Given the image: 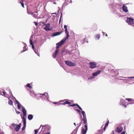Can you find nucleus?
I'll return each mask as SVG.
<instances>
[{
    "instance_id": "nucleus-51",
    "label": "nucleus",
    "mask_w": 134,
    "mask_h": 134,
    "mask_svg": "<svg viewBox=\"0 0 134 134\" xmlns=\"http://www.w3.org/2000/svg\"><path fill=\"white\" fill-rule=\"evenodd\" d=\"M59 104H63V105H65V104H66V103H65V102H64V103H60Z\"/></svg>"
},
{
    "instance_id": "nucleus-44",
    "label": "nucleus",
    "mask_w": 134,
    "mask_h": 134,
    "mask_svg": "<svg viewBox=\"0 0 134 134\" xmlns=\"http://www.w3.org/2000/svg\"><path fill=\"white\" fill-rule=\"evenodd\" d=\"M123 82L124 83H127V81L126 80L124 79L123 80Z\"/></svg>"
},
{
    "instance_id": "nucleus-30",
    "label": "nucleus",
    "mask_w": 134,
    "mask_h": 134,
    "mask_svg": "<svg viewBox=\"0 0 134 134\" xmlns=\"http://www.w3.org/2000/svg\"><path fill=\"white\" fill-rule=\"evenodd\" d=\"M109 121H108V122H107L106 123V124H105V127L104 128V129H105V128L106 127H107L108 126V124H109Z\"/></svg>"
},
{
    "instance_id": "nucleus-14",
    "label": "nucleus",
    "mask_w": 134,
    "mask_h": 134,
    "mask_svg": "<svg viewBox=\"0 0 134 134\" xmlns=\"http://www.w3.org/2000/svg\"><path fill=\"white\" fill-rule=\"evenodd\" d=\"M64 42L63 41V40H62L60 42H59L57 43L56 45L57 46H58L60 47V46H61Z\"/></svg>"
},
{
    "instance_id": "nucleus-38",
    "label": "nucleus",
    "mask_w": 134,
    "mask_h": 134,
    "mask_svg": "<svg viewBox=\"0 0 134 134\" xmlns=\"http://www.w3.org/2000/svg\"><path fill=\"white\" fill-rule=\"evenodd\" d=\"M30 44L31 45L33 44V43L32 41L30 39Z\"/></svg>"
},
{
    "instance_id": "nucleus-53",
    "label": "nucleus",
    "mask_w": 134,
    "mask_h": 134,
    "mask_svg": "<svg viewBox=\"0 0 134 134\" xmlns=\"http://www.w3.org/2000/svg\"><path fill=\"white\" fill-rule=\"evenodd\" d=\"M59 47L58 46H57L56 48V50H58V48Z\"/></svg>"
},
{
    "instance_id": "nucleus-5",
    "label": "nucleus",
    "mask_w": 134,
    "mask_h": 134,
    "mask_svg": "<svg viewBox=\"0 0 134 134\" xmlns=\"http://www.w3.org/2000/svg\"><path fill=\"white\" fill-rule=\"evenodd\" d=\"M50 24L48 23L45 26L44 28V29L47 31H48L52 30V29L50 28Z\"/></svg>"
},
{
    "instance_id": "nucleus-28",
    "label": "nucleus",
    "mask_w": 134,
    "mask_h": 134,
    "mask_svg": "<svg viewBox=\"0 0 134 134\" xmlns=\"http://www.w3.org/2000/svg\"><path fill=\"white\" fill-rule=\"evenodd\" d=\"M22 105H21L20 104V103L19 104H18V108L19 109H20V108H21V106Z\"/></svg>"
},
{
    "instance_id": "nucleus-26",
    "label": "nucleus",
    "mask_w": 134,
    "mask_h": 134,
    "mask_svg": "<svg viewBox=\"0 0 134 134\" xmlns=\"http://www.w3.org/2000/svg\"><path fill=\"white\" fill-rule=\"evenodd\" d=\"M26 124H24V126L22 128V130H25V127H26Z\"/></svg>"
},
{
    "instance_id": "nucleus-9",
    "label": "nucleus",
    "mask_w": 134,
    "mask_h": 134,
    "mask_svg": "<svg viewBox=\"0 0 134 134\" xmlns=\"http://www.w3.org/2000/svg\"><path fill=\"white\" fill-rule=\"evenodd\" d=\"M122 129L123 128L121 127H117L116 129V131L117 132L120 133L122 131Z\"/></svg>"
},
{
    "instance_id": "nucleus-34",
    "label": "nucleus",
    "mask_w": 134,
    "mask_h": 134,
    "mask_svg": "<svg viewBox=\"0 0 134 134\" xmlns=\"http://www.w3.org/2000/svg\"><path fill=\"white\" fill-rule=\"evenodd\" d=\"M20 3H21V4L22 7H23L24 8V4L22 2H20Z\"/></svg>"
},
{
    "instance_id": "nucleus-29",
    "label": "nucleus",
    "mask_w": 134,
    "mask_h": 134,
    "mask_svg": "<svg viewBox=\"0 0 134 134\" xmlns=\"http://www.w3.org/2000/svg\"><path fill=\"white\" fill-rule=\"evenodd\" d=\"M76 105L80 110H82V108L77 104H76Z\"/></svg>"
},
{
    "instance_id": "nucleus-36",
    "label": "nucleus",
    "mask_w": 134,
    "mask_h": 134,
    "mask_svg": "<svg viewBox=\"0 0 134 134\" xmlns=\"http://www.w3.org/2000/svg\"><path fill=\"white\" fill-rule=\"evenodd\" d=\"M65 103L66 104H71L70 102H69L68 101H66L65 102Z\"/></svg>"
},
{
    "instance_id": "nucleus-58",
    "label": "nucleus",
    "mask_w": 134,
    "mask_h": 134,
    "mask_svg": "<svg viewBox=\"0 0 134 134\" xmlns=\"http://www.w3.org/2000/svg\"><path fill=\"white\" fill-rule=\"evenodd\" d=\"M10 127L11 129H13V128L12 127H11V126H10Z\"/></svg>"
},
{
    "instance_id": "nucleus-39",
    "label": "nucleus",
    "mask_w": 134,
    "mask_h": 134,
    "mask_svg": "<svg viewBox=\"0 0 134 134\" xmlns=\"http://www.w3.org/2000/svg\"><path fill=\"white\" fill-rule=\"evenodd\" d=\"M76 104H73L72 105H70L69 106H70V107H74L75 106H76Z\"/></svg>"
},
{
    "instance_id": "nucleus-33",
    "label": "nucleus",
    "mask_w": 134,
    "mask_h": 134,
    "mask_svg": "<svg viewBox=\"0 0 134 134\" xmlns=\"http://www.w3.org/2000/svg\"><path fill=\"white\" fill-rule=\"evenodd\" d=\"M27 13L28 14L31 15H32L33 14V13H30V12H29L28 8L27 9Z\"/></svg>"
},
{
    "instance_id": "nucleus-57",
    "label": "nucleus",
    "mask_w": 134,
    "mask_h": 134,
    "mask_svg": "<svg viewBox=\"0 0 134 134\" xmlns=\"http://www.w3.org/2000/svg\"><path fill=\"white\" fill-rule=\"evenodd\" d=\"M57 103L56 102H54L53 103H54V104H57Z\"/></svg>"
},
{
    "instance_id": "nucleus-31",
    "label": "nucleus",
    "mask_w": 134,
    "mask_h": 134,
    "mask_svg": "<svg viewBox=\"0 0 134 134\" xmlns=\"http://www.w3.org/2000/svg\"><path fill=\"white\" fill-rule=\"evenodd\" d=\"M75 110L77 111V112L80 115H81V113H80V111L78 109H75Z\"/></svg>"
},
{
    "instance_id": "nucleus-12",
    "label": "nucleus",
    "mask_w": 134,
    "mask_h": 134,
    "mask_svg": "<svg viewBox=\"0 0 134 134\" xmlns=\"http://www.w3.org/2000/svg\"><path fill=\"white\" fill-rule=\"evenodd\" d=\"M59 52V50H56L55 51V53L53 54L52 55L53 57L54 58H55L57 54Z\"/></svg>"
},
{
    "instance_id": "nucleus-59",
    "label": "nucleus",
    "mask_w": 134,
    "mask_h": 134,
    "mask_svg": "<svg viewBox=\"0 0 134 134\" xmlns=\"http://www.w3.org/2000/svg\"><path fill=\"white\" fill-rule=\"evenodd\" d=\"M61 17H62V16H61V17H60V19H59V22L60 21V20H61Z\"/></svg>"
},
{
    "instance_id": "nucleus-24",
    "label": "nucleus",
    "mask_w": 134,
    "mask_h": 134,
    "mask_svg": "<svg viewBox=\"0 0 134 134\" xmlns=\"http://www.w3.org/2000/svg\"><path fill=\"white\" fill-rule=\"evenodd\" d=\"M30 94L32 96H33L35 94L34 92L32 91H30Z\"/></svg>"
},
{
    "instance_id": "nucleus-43",
    "label": "nucleus",
    "mask_w": 134,
    "mask_h": 134,
    "mask_svg": "<svg viewBox=\"0 0 134 134\" xmlns=\"http://www.w3.org/2000/svg\"><path fill=\"white\" fill-rule=\"evenodd\" d=\"M15 102H16V104H17V105H18V104H19L20 103L19 102V101L18 100H16Z\"/></svg>"
},
{
    "instance_id": "nucleus-56",
    "label": "nucleus",
    "mask_w": 134,
    "mask_h": 134,
    "mask_svg": "<svg viewBox=\"0 0 134 134\" xmlns=\"http://www.w3.org/2000/svg\"><path fill=\"white\" fill-rule=\"evenodd\" d=\"M102 33H103V35H104L105 33L103 31Z\"/></svg>"
},
{
    "instance_id": "nucleus-2",
    "label": "nucleus",
    "mask_w": 134,
    "mask_h": 134,
    "mask_svg": "<svg viewBox=\"0 0 134 134\" xmlns=\"http://www.w3.org/2000/svg\"><path fill=\"white\" fill-rule=\"evenodd\" d=\"M134 19L132 18H127L126 22L130 25H132L134 24Z\"/></svg>"
},
{
    "instance_id": "nucleus-18",
    "label": "nucleus",
    "mask_w": 134,
    "mask_h": 134,
    "mask_svg": "<svg viewBox=\"0 0 134 134\" xmlns=\"http://www.w3.org/2000/svg\"><path fill=\"white\" fill-rule=\"evenodd\" d=\"M69 35H66V37L64 38L63 40H63V41L64 42L69 38Z\"/></svg>"
},
{
    "instance_id": "nucleus-37",
    "label": "nucleus",
    "mask_w": 134,
    "mask_h": 134,
    "mask_svg": "<svg viewBox=\"0 0 134 134\" xmlns=\"http://www.w3.org/2000/svg\"><path fill=\"white\" fill-rule=\"evenodd\" d=\"M16 124H15L14 123H13L12 125V126L14 128L16 126Z\"/></svg>"
},
{
    "instance_id": "nucleus-55",
    "label": "nucleus",
    "mask_w": 134,
    "mask_h": 134,
    "mask_svg": "<svg viewBox=\"0 0 134 134\" xmlns=\"http://www.w3.org/2000/svg\"><path fill=\"white\" fill-rule=\"evenodd\" d=\"M65 31L66 32V31H68V30H67V28H66V29H65Z\"/></svg>"
},
{
    "instance_id": "nucleus-16",
    "label": "nucleus",
    "mask_w": 134,
    "mask_h": 134,
    "mask_svg": "<svg viewBox=\"0 0 134 134\" xmlns=\"http://www.w3.org/2000/svg\"><path fill=\"white\" fill-rule=\"evenodd\" d=\"M33 118V116L31 114H29L28 116V118L29 120H31Z\"/></svg>"
},
{
    "instance_id": "nucleus-46",
    "label": "nucleus",
    "mask_w": 134,
    "mask_h": 134,
    "mask_svg": "<svg viewBox=\"0 0 134 134\" xmlns=\"http://www.w3.org/2000/svg\"><path fill=\"white\" fill-rule=\"evenodd\" d=\"M65 33L66 35H69V33L68 31L65 32Z\"/></svg>"
},
{
    "instance_id": "nucleus-42",
    "label": "nucleus",
    "mask_w": 134,
    "mask_h": 134,
    "mask_svg": "<svg viewBox=\"0 0 134 134\" xmlns=\"http://www.w3.org/2000/svg\"><path fill=\"white\" fill-rule=\"evenodd\" d=\"M3 93L5 96H6V95L7 94V93H6L5 92H3Z\"/></svg>"
},
{
    "instance_id": "nucleus-41",
    "label": "nucleus",
    "mask_w": 134,
    "mask_h": 134,
    "mask_svg": "<svg viewBox=\"0 0 134 134\" xmlns=\"http://www.w3.org/2000/svg\"><path fill=\"white\" fill-rule=\"evenodd\" d=\"M79 126H77L76 127L75 129V130L76 131V132H77V131L78 129L79 128Z\"/></svg>"
},
{
    "instance_id": "nucleus-11",
    "label": "nucleus",
    "mask_w": 134,
    "mask_h": 134,
    "mask_svg": "<svg viewBox=\"0 0 134 134\" xmlns=\"http://www.w3.org/2000/svg\"><path fill=\"white\" fill-rule=\"evenodd\" d=\"M101 72V71L100 70H98L96 72L93 73L92 75L94 77L97 76V75L99 74Z\"/></svg>"
},
{
    "instance_id": "nucleus-23",
    "label": "nucleus",
    "mask_w": 134,
    "mask_h": 134,
    "mask_svg": "<svg viewBox=\"0 0 134 134\" xmlns=\"http://www.w3.org/2000/svg\"><path fill=\"white\" fill-rule=\"evenodd\" d=\"M41 126H42V125H41V126H40V128H41ZM39 129H37L35 130V134H37V133L38 132V130H39Z\"/></svg>"
},
{
    "instance_id": "nucleus-15",
    "label": "nucleus",
    "mask_w": 134,
    "mask_h": 134,
    "mask_svg": "<svg viewBox=\"0 0 134 134\" xmlns=\"http://www.w3.org/2000/svg\"><path fill=\"white\" fill-rule=\"evenodd\" d=\"M100 37V35L97 34L95 35V38L96 40H99Z\"/></svg>"
},
{
    "instance_id": "nucleus-6",
    "label": "nucleus",
    "mask_w": 134,
    "mask_h": 134,
    "mask_svg": "<svg viewBox=\"0 0 134 134\" xmlns=\"http://www.w3.org/2000/svg\"><path fill=\"white\" fill-rule=\"evenodd\" d=\"M90 68L92 69L95 68L96 66V63L93 62H91L90 63Z\"/></svg>"
},
{
    "instance_id": "nucleus-13",
    "label": "nucleus",
    "mask_w": 134,
    "mask_h": 134,
    "mask_svg": "<svg viewBox=\"0 0 134 134\" xmlns=\"http://www.w3.org/2000/svg\"><path fill=\"white\" fill-rule=\"evenodd\" d=\"M61 32H56L53 33L52 34V35L54 36H56L57 35H59L61 34Z\"/></svg>"
},
{
    "instance_id": "nucleus-25",
    "label": "nucleus",
    "mask_w": 134,
    "mask_h": 134,
    "mask_svg": "<svg viewBox=\"0 0 134 134\" xmlns=\"http://www.w3.org/2000/svg\"><path fill=\"white\" fill-rule=\"evenodd\" d=\"M94 78V77L92 75V76H91L89 77L88 79L89 80H92Z\"/></svg>"
},
{
    "instance_id": "nucleus-40",
    "label": "nucleus",
    "mask_w": 134,
    "mask_h": 134,
    "mask_svg": "<svg viewBox=\"0 0 134 134\" xmlns=\"http://www.w3.org/2000/svg\"><path fill=\"white\" fill-rule=\"evenodd\" d=\"M124 78H130L131 79H134V76L133 77H124Z\"/></svg>"
},
{
    "instance_id": "nucleus-19",
    "label": "nucleus",
    "mask_w": 134,
    "mask_h": 134,
    "mask_svg": "<svg viewBox=\"0 0 134 134\" xmlns=\"http://www.w3.org/2000/svg\"><path fill=\"white\" fill-rule=\"evenodd\" d=\"M14 128L16 132H18L20 129L19 128L18 126H15Z\"/></svg>"
},
{
    "instance_id": "nucleus-52",
    "label": "nucleus",
    "mask_w": 134,
    "mask_h": 134,
    "mask_svg": "<svg viewBox=\"0 0 134 134\" xmlns=\"http://www.w3.org/2000/svg\"><path fill=\"white\" fill-rule=\"evenodd\" d=\"M64 29L67 28V26L66 25H65L64 26Z\"/></svg>"
},
{
    "instance_id": "nucleus-50",
    "label": "nucleus",
    "mask_w": 134,
    "mask_h": 134,
    "mask_svg": "<svg viewBox=\"0 0 134 134\" xmlns=\"http://www.w3.org/2000/svg\"><path fill=\"white\" fill-rule=\"evenodd\" d=\"M34 23H35V25L36 26H37L38 25V23L36 22L35 21V22H34Z\"/></svg>"
},
{
    "instance_id": "nucleus-20",
    "label": "nucleus",
    "mask_w": 134,
    "mask_h": 134,
    "mask_svg": "<svg viewBox=\"0 0 134 134\" xmlns=\"http://www.w3.org/2000/svg\"><path fill=\"white\" fill-rule=\"evenodd\" d=\"M24 47H23V52H24L26 50H27V49L26 48V47H27V46L26 44L25 43H24Z\"/></svg>"
},
{
    "instance_id": "nucleus-3",
    "label": "nucleus",
    "mask_w": 134,
    "mask_h": 134,
    "mask_svg": "<svg viewBox=\"0 0 134 134\" xmlns=\"http://www.w3.org/2000/svg\"><path fill=\"white\" fill-rule=\"evenodd\" d=\"M40 94L42 95V96L41 97L40 96V97L41 98L42 100H44L46 99L47 100L49 101L48 99L49 97L47 93L45 92L43 94Z\"/></svg>"
},
{
    "instance_id": "nucleus-61",
    "label": "nucleus",
    "mask_w": 134,
    "mask_h": 134,
    "mask_svg": "<svg viewBox=\"0 0 134 134\" xmlns=\"http://www.w3.org/2000/svg\"><path fill=\"white\" fill-rule=\"evenodd\" d=\"M81 124H80L79 126H78L79 127L80 126H81Z\"/></svg>"
},
{
    "instance_id": "nucleus-8",
    "label": "nucleus",
    "mask_w": 134,
    "mask_h": 134,
    "mask_svg": "<svg viewBox=\"0 0 134 134\" xmlns=\"http://www.w3.org/2000/svg\"><path fill=\"white\" fill-rule=\"evenodd\" d=\"M125 100H128L129 102H130L129 103H128L127 104H134V100H133L132 99L130 98H126Z\"/></svg>"
},
{
    "instance_id": "nucleus-21",
    "label": "nucleus",
    "mask_w": 134,
    "mask_h": 134,
    "mask_svg": "<svg viewBox=\"0 0 134 134\" xmlns=\"http://www.w3.org/2000/svg\"><path fill=\"white\" fill-rule=\"evenodd\" d=\"M9 104L11 105H13V102L11 100H9L8 102Z\"/></svg>"
},
{
    "instance_id": "nucleus-17",
    "label": "nucleus",
    "mask_w": 134,
    "mask_h": 134,
    "mask_svg": "<svg viewBox=\"0 0 134 134\" xmlns=\"http://www.w3.org/2000/svg\"><path fill=\"white\" fill-rule=\"evenodd\" d=\"M26 116H25L24 115H23V124H26V119L25 117Z\"/></svg>"
},
{
    "instance_id": "nucleus-4",
    "label": "nucleus",
    "mask_w": 134,
    "mask_h": 134,
    "mask_svg": "<svg viewBox=\"0 0 134 134\" xmlns=\"http://www.w3.org/2000/svg\"><path fill=\"white\" fill-rule=\"evenodd\" d=\"M65 64L68 66H72L76 65V64L75 63L71 61L66 60L65 61Z\"/></svg>"
},
{
    "instance_id": "nucleus-63",
    "label": "nucleus",
    "mask_w": 134,
    "mask_h": 134,
    "mask_svg": "<svg viewBox=\"0 0 134 134\" xmlns=\"http://www.w3.org/2000/svg\"><path fill=\"white\" fill-rule=\"evenodd\" d=\"M54 4H56V2H54Z\"/></svg>"
},
{
    "instance_id": "nucleus-27",
    "label": "nucleus",
    "mask_w": 134,
    "mask_h": 134,
    "mask_svg": "<svg viewBox=\"0 0 134 134\" xmlns=\"http://www.w3.org/2000/svg\"><path fill=\"white\" fill-rule=\"evenodd\" d=\"M32 46V48L33 49V50L34 51V52H35V53H37V52H36L35 51V49H34V45L33 44H32V45H31Z\"/></svg>"
},
{
    "instance_id": "nucleus-64",
    "label": "nucleus",
    "mask_w": 134,
    "mask_h": 134,
    "mask_svg": "<svg viewBox=\"0 0 134 134\" xmlns=\"http://www.w3.org/2000/svg\"><path fill=\"white\" fill-rule=\"evenodd\" d=\"M55 14V13H53L52 14Z\"/></svg>"
},
{
    "instance_id": "nucleus-7",
    "label": "nucleus",
    "mask_w": 134,
    "mask_h": 134,
    "mask_svg": "<svg viewBox=\"0 0 134 134\" xmlns=\"http://www.w3.org/2000/svg\"><path fill=\"white\" fill-rule=\"evenodd\" d=\"M125 104V100L124 99H121L120 100V105H121L122 106L125 108H126V105Z\"/></svg>"
},
{
    "instance_id": "nucleus-10",
    "label": "nucleus",
    "mask_w": 134,
    "mask_h": 134,
    "mask_svg": "<svg viewBox=\"0 0 134 134\" xmlns=\"http://www.w3.org/2000/svg\"><path fill=\"white\" fill-rule=\"evenodd\" d=\"M122 9L123 11L125 12H128V10L127 7L124 5L122 7Z\"/></svg>"
},
{
    "instance_id": "nucleus-35",
    "label": "nucleus",
    "mask_w": 134,
    "mask_h": 134,
    "mask_svg": "<svg viewBox=\"0 0 134 134\" xmlns=\"http://www.w3.org/2000/svg\"><path fill=\"white\" fill-rule=\"evenodd\" d=\"M21 123H20L18 125H16V126H18V127L19 128H20V127H21Z\"/></svg>"
},
{
    "instance_id": "nucleus-47",
    "label": "nucleus",
    "mask_w": 134,
    "mask_h": 134,
    "mask_svg": "<svg viewBox=\"0 0 134 134\" xmlns=\"http://www.w3.org/2000/svg\"><path fill=\"white\" fill-rule=\"evenodd\" d=\"M47 128L48 129V130H50V129H51V127L49 126H47Z\"/></svg>"
},
{
    "instance_id": "nucleus-32",
    "label": "nucleus",
    "mask_w": 134,
    "mask_h": 134,
    "mask_svg": "<svg viewBox=\"0 0 134 134\" xmlns=\"http://www.w3.org/2000/svg\"><path fill=\"white\" fill-rule=\"evenodd\" d=\"M26 86L28 87L30 89L31 88V86H30V84H27L26 85Z\"/></svg>"
},
{
    "instance_id": "nucleus-48",
    "label": "nucleus",
    "mask_w": 134,
    "mask_h": 134,
    "mask_svg": "<svg viewBox=\"0 0 134 134\" xmlns=\"http://www.w3.org/2000/svg\"><path fill=\"white\" fill-rule=\"evenodd\" d=\"M16 113L17 114H19L20 113L19 111H17L16 110Z\"/></svg>"
},
{
    "instance_id": "nucleus-54",
    "label": "nucleus",
    "mask_w": 134,
    "mask_h": 134,
    "mask_svg": "<svg viewBox=\"0 0 134 134\" xmlns=\"http://www.w3.org/2000/svg\"><path fill=\"white\" fill-rule=\"evenodd\" d=\"M125 132L124 131L122 132L120 134H125Z\"/></svg>"
},
{
    "instance_id": "nucleus-62",
    "label": "nucleus",
    "mask_w": 134,
    "mask_h": 134,
    "mask_svg": "<svg viewBox=\"0 0 134 134\" xmlns=\"http://www.w3.org/2000/svg\"><path fill=\"white\" fill-rule=\"evenodd\" d=\"M36 54H37V55H38V56H40V55H39V54H37V53Z\"/></svg>"
},
{
    "instance_id": "nucleus-60",
    "label": "nucleus",
    "mask_w": 134,
    "mask_h": 134,
    "mask_svg": "<svg viewBox=\"0 0 134 134\" xmlns=\"http://www.w3.org/2000/svg\"><path fill=\"white\" fill-rule=\"evenodd\" d=\"M74 124L75 126H76V123H74Z\"/></svg>"
},
{
    "instance_id": "nucleus-22",
    "label": "nucleus",
    "mask_w": 134,
    "mask_h": 134,
    "mask_svg": "<svg viewBox=\"0 0 134 134\" xmlns=\"http://www.w3.org/2000/svg\"><path fill=\"white\" fill-rule=\"evenodd\" d=\"M22 111H23V115H24L25 116H26V109L23 110Z\"/></svg>"
},
{
    "instance_id": "nucleus-49",
    "label": "nucleus",
    "mask_w": 134,
    "mask_h": 134,
    "mask_svg": "<svg viewBox=\"0 0 134 134\" xmlns=\"http://www.w3.org/2000/svg\"><path fill=\"white\" fill-rule=\"evenodd\" d=\"M32 15H33V16L35 18V17H36L37 16L36 15H35V14H33Z\"/></svg>"
},
{
    "instance_id": "nucleus-1",
    "label": "nucleus",
    "mask_w": 134,
    "mask_h": 134,
    "mask_svg": "<svg viewBox=\"0 0 134 134\" xmlns=\"http://www.w3.org/2000/svg\"><path fill=\"white\" fill-rule=\"evenodd\" d=\"M81 112L83 116V118L82 121L83 122V124H85L84 126L85 128L82 129L81 132L82 134H86L88 129L87 120L85 112L83 111H82Z\"/></svg>"
},
{
    "instance_id": "nucleus-45",
    "label": "nucleus",
    "mask_w": 134,
    "mask_h": 134,
    "mask_svg": "<svg viewBox=\"0 0 134 134\" xmlns=\"http://www.w3.org/2000/svg\"><path fill=\"white\" fill-rule=\"evenodd\" d=\"M21 108H22V110H25V109L24 107H23V106H21Z\"/></svg>"
}]
</instances>
